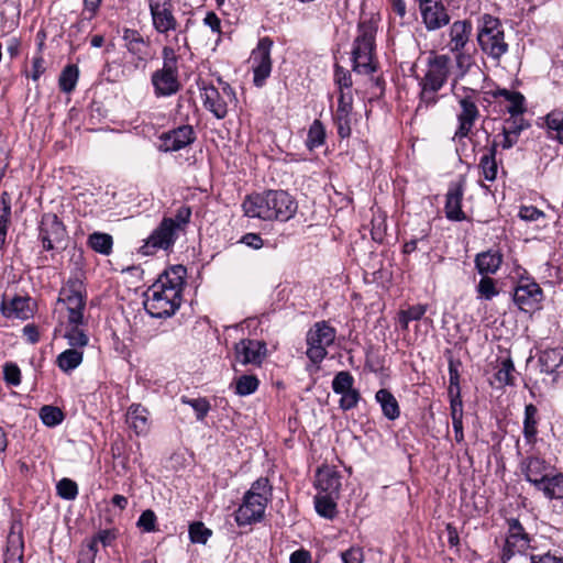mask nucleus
<instances>
[{"label": "nucleus", "mask_w": 563, "mask_h": 563, "mask_svg": "<svg viewBox=\"0 0 563 563\" xmlns=\"http://www.w3.org/2000/svg\"><path fill=\"white\" fill-rule=\"evenodd\" d=\"M463 190L460 187L450 188L446 194L445 216L452 221H462L465 214L462 211Z\"/></svg>", "instance_id": "2f4dec72"}, {"label": "nucleus", "mask_w": 563, "mask_h": 563, "mask_svg": "<svg viewBox=\"0 0 563 563\" xmlns=\"http://www.w3.org/2000/svg\"><path fill=\"white\" fill-rule=\"evenodd\" d=\"M188 47L185 32L175 34L162 48L163 67L152 74V85L157 97H168L179 91L178 59L183 48Z\"/></svg>", "instance_id": "f03ea898"}, {"label": "nucleus", "mask_w": 563, "mask_h": 563, "mask_svg": "<svg viewBox=\"0 0 563 563\" xmlns=\"http://www.w3.org/2000/svg\"><path fill=\"white\" fill-rule=\"evenodd\" d=\"M79 69L76 65H67L60 73L58 78L59 89L63 92H71L77 85Z\"/></svg>", "instance_id": "a19ab883"}, {"label": "nucleus", "mask_w": 563, "mask_h": 563, "mask_svg": "<svg viewBox=\"0 0 563 563\" xmlns=\"http://www.w3.org/2000/svg\"><path fill=\"white\" fill-rule=\"evenodd\" d=\"M476 291L478 297L485 300H492L495 296L499 294L496 283L489 276H483L476 286Z\"/></svg>", "instance_id": "3c124183"}, {"label": "nucleus", "mask_w": 563, "mask_h": 563, "mask_svg": "<svg viewBox=\"0 0 563 563\" xmlns=\"http://www.w3.org/2000/svg\"><path fill=\"white\" fill-rule=\"evenodd\" d=\"M123 40L128 51L137 57L139 60L146 62L151 58V44L135 30H125Z\"/></svg>", "instance_id": "393cba45"}, {"label": "nucleus", "mask_w": 563, "mask_h": 563, "mask_svg": "<svg viewBox=\"0 0 563 563\" xmlns=\"http://www.w3.org/2000/svg\"><path fill=\"white\" fill-rule=\"evenodd\" d=\"M126 422L136 434H145L148 431V411L141 405H132L126 412Z\"/></svg>", "instance_id": "7c9ffc66"}, {"label": "nucleus", "mask_w": 563, "mask_h": 563, "mask_svg": "<svg viewBox=\"0 0 563 563\" xmlns=\"http://www.w3.org/2000/svg\"><path fill=\"white\" fill-rule=\"evenodd\" d=\"M3 378L8 385L18 386L21 383V371L13 363H5L3 366Z\"/></svg>", "instance_id": "bf43d9fd"}, {"label": "nucleus", "mask_w": 563, "mask_h": 563, "mask_svg": "<svg viewBox=\"0 0 563 563\" xmlns=\"http://www.w3.org/2000/svg\"><path fill=\"white\" fill-rule=\"evenodd\" d=\"M334 81L340 88V93L344 92L343 89H349L352 86L350 71L336 65L334 70Z\"/></svg>", "instance_id": "052dcab7"}, {"label": "nucleus", "mask_w": 563, "mask_h": 563, "mask_svg": "<svg viewBox=\"0 0 563 563\" xmlns=\"http://www.w3.org/2000/svg\"><path fill=\"white\" fill-rule=\"evenodd\" d=\"M191 217V209L187 206H181L177 211L174 218H168L172 220L176 233L179 234L180 231L185 229V227L189 223Z\"/></svg>", "instance_id": "4d7b16f0"}, {"label": "nucleus", "mask_w": 563, "mask_h": 563, "mask_svg": "<svg viewBox=\"0 0 563 563\" xmlns=\"http://www.w3.org/2000/svg\"><path fill=\"white\" fill-rule=\"evenodd\" d=\"M543 299L539 284L529 278H521L515 288L514 300L522 311L529 312L538 308Z\"/></svg>", "instance_id": "dca6fc26"}, {"label": "nucleus", "mask_w": 563, "mask_h": 563, "mask_svg": "<svg viewBox=\"0 0 563 563\" xmlns=\"http://www.w3.org/2000/svg\"><path fill=\"white\" fill-rule=\"evenodd\" d=\"M422 23L428 31H437L450 23V14L442 0H418Z\"/></svg>", "instance_id": "2eb2a0df"}, {"label": "nucleus", "mask_w": 563, "mask_h": 563, "mask_svg": "<svg viewBox=\"0 0 563 563\" xmlns=\"http://www.w3.org/2000/svg\"><path fill=\"white\" fill-rule=\"evenodd\" d=\"M272 486L268 478L260 477L245 492L242 504L235 511L238 526H250L263 520L267 504L272 499Z\"/></svg>", "instance_id": "7ed1b4c3"}, {"label": "nucleus", "mask_w": 563, "mask_h": 563, "mask_svg": "<svg viewBox=\"0 0 563 563\" xmlns=\"http://www.w3.org/2000/svg\"><path fill=\"white\" fill-rule=\"evenodd\" d=\"M177 238L178 234L176 233L172 220L163 219L151 235L144 240L140 252L148 256L156 254L158 251H168L174 246Z\"/></svg>", "instance_id": "f8f14e48"}, {"label": "nucleus", "mask_w": 563, "mask_h": 563, "mask_svg": "<svg viewBox=\"0 0 563 563\" xmlns=\"http://www.w3.org/2000/svg\"><path fill=\"white\" fill-rule=\"evenodd\" d=\"M503 264V254L499 250H487L475 256V267L483 276L494 275Z\"/></svg>", "instance_id": "cd10ccee"}, {"label": "nucleus", "mask_w": 563, "mask_h": 563, "mask_svg": "<svg viewBox=\"0 0 563 563\" xmlns=\"http://www.w3.org/2000/svg\"><path fill=\"white\" fill-rule=\"evenodd\" d=\"M258 387V379L253 375H242L235 382V393L240 396L253 394Z\"/></svg>", "instance_id": "09e8293b"}, {"label": "nucleus", "mask_w": 563, "mask_h": 563, "mask_svg": "<svg viewBox=\"0 0 563 563\" xmlns=\"http://www.w3.org/2000/svg\"><path fill=\"white\" fill-rule=\"evenodd\" d=\"M1 311L7 318L21 320H26L33 314L29 297H14L9 301L3 300Z\"/></svg>", "instance_id": "bb28decb"}, {"label": "nucleus", "mask_w": 563, "mask_h": 563, "mask_svg": "<svg viewBox=\"0 0 563 563\" xmlns=\"http://www.w3.org/2000/svg\"><path fill=\"white\" fill-rule=\"evenodd\" d=\"M473 31L471 21L457 20L454 21L448 31V48L450 52L464 51L465 46L470 42V37Z\"/></svg>", "instance_id": "5701e85b"}, {"label": "nucleus", "mask_w": 563, "mask_h": 563, "mask_svg": "<svg viewBox=\"0 0 563 563\" xmlns=\"http://www.w3.org/2000/svg\"><path fill=\"white\" fill-rule=\"evenodd\" d=\"M212 531L202 522H194L189 526V537L191 542L205 544L211 537Z\"/></svg>", "instance_id": "864d4df0"}, {"label": "nucleus", "mask_w": 563, "mask_h": 563, "mask_svg": "<svg viewBox=\"0 0 563 563\" xmlns=\"http://www.w3.org/2000/svg\"><path fill=\"white\" fill-rule=\"evenodd\" d=\"M195 140L196 134L192 126L180 125L161 135L158 150L162 152H176L188 146Z\"/></svg>", "instance_id": "6ab92c4d"}, {"label": "nucleus", "mask_w": 563, "mask_h": 563, "mask_svg": "<svg viewBox=\"0 0 563 563\" xmlns=\"http://www.w3.org/2000/svg\"><path fill=\"white\" fill-rule=\"evenodd\" d=\"M477 42L485 54L497 60L508 51L501 22L490 14L482 15L478 21Z\"/></svg>", "instance_id": "423d86ee"}, {"label": "nucleus", "mask_w": 563, "mask_h": 563, "mask_svg": "<svg viewBox=\"0 0 563 563\" xmlns=\"http://www.w3.org/2000/svg\"><path fill=\"white\" fill-rule=\"evenodd\" d=\"M548 137L563 145V110L554 109L544 117Z\"/></svg>", "instance_id": "f704fd0d"}, {"label": "nucleus", "mask_w": 563, "mask_h": 563, "mask_svg": "<svg viewBox=\"0 0 563 563\" xmlns=\"http://www.w3.org/2000/svg\"><path fill=\"white\" fill-rule=\"evenodd\" d=\"M205 25L209 26L212 32L214 33H221V21L219 16L213 12L209 11L205 19H203Z\"/></svg>", "instance_id": "774afa93"}, {"label": "nucleus", "mask_w": 563, "mask_h": 563, "mask_svg": "<svg viewBox=\"0 0 563 563\" xmlns=\"http://www.w3.org/2000/svg\"><path fill=\"white\" fill-rule=\"evenodd\" d=\"M180 400L183 404L190 406L195 410L198 420H203L210 410V404L206 398L191 399L183 396Z\"/></svg>", "instance_id": "5fc2aeb1"}, {"label": "nucleus", "mask_w": 563, "mask_h": 563, "mask_svg": "<svg viewBox=\"0 0 563 563\" xmlns=\"http://www.w3.org/2000/svg\"><path fill=\"white\" fill-rule=\"evenodd\" d=\"M515 366L510 358H506L501 361L496 374L495 378L500 385H512L515 380L514 376Z\"/></svg>", "instance_id": "49530a36"}, {"label": "nucleus", "mask_w": 563, "mask_h": 563, "mask_svg": "<svg viewBox=\"0 0 563 563\" xmlns=\"http://www.w3.org/2000/svg\"><path fill=\"white\" fill-rule=\"evenodd\" d=\"M273 41L268 37H262L257 46L251 53V63L253 70V82L256 87L264 86L266 79L272 73L271 51Z\"/></svg>", "instance_id": "ddd939ff"}, {"label": "nucleus", "mask_w": 563, "mask_h": 563, "mask_svg": "<svg viewBox=\"0 0 563 563\" xmlns=\"http://www.w3.org/2000/svg\"><path fill=\"white\" fill-rule=\"evenodd\" d=\"M136 527L146 533L157 531V517L152 509L144 510L136 521Z\"/></svg>", "instance_id": "603ef678"}, {"label": "nucleus", "mask_w": 563, "mask_h": 563, "mask_svg": "<svg viewBox=\"0 0 563 563\" xmlns=\"http://www.w3.org/2000/svg\"><path fill=\"white\" fill-rule=\"evenodd\" d=\"M537 489L549 499H563V474L548 475Z\"/></svg>", "instance_id": "e433bc0d"}, {"label": "nucleus", "mask_w": 563, "mask_h": 563, "mask_svg": "<svg viewBox=\"0 0 563 563\" xmlns=\"http://www.w3.org/2000/svg\"><path fill=\"white\" fill-rule=\"evenodd\" d=\"M339 406L342 410L347 411L355 408L361 399V394L357 389L341 393Z\"/></svg>", "instance_id": "13d9d810"}, {"label": "nucleus", "mask_w": 563, "mask_h": 563, "mask_svg": "<svg viewBox=\"0 0 563 563\" xmlns=\"http://www.w3.org/2000/svg\"><path fill=\"white\" fill-rule=\"evenodd\" d=\"M40 418L46 427H56L64 420L63 411L55 406H43L40 409Z\"/></svg>", "instance_id": "a18cd8bd"}, {"label": "nucleus", "mask_w": 563, "mask_h": 563, "mask_svg": "<svg viewBox=\"0 0 563 563\" xmlns=\"http://www.w3.org/2000/svg\"><path fill=\"white\" fill-rule=\"evenodd\" d=\"M57 494L59 497L66 499V500H73L78 495V486L77 484L69 479V478H63L57 483Z\"/></svg>", "instance_id": "6e6d98bb"}, {"label": "nucleus", "mask_w": 563, "mask_h": 563, "mask_svg": "<svg viewBox=\"0 0 563 563\" xmlns=\"http://www.w3.org/2000/svg\"><path fill=\"white\" fill-rule=\"evenodd\" d=\"M375 35L376 27L372 22L358 24L357 36L352 48L353 70L358 74H372L376 70L375 64Z\"/></svg>", "instance_id": "39448f33"}, {"label": "nucleus", "mask_w": 563, "mask_h": 563, "mask_svg": "<svg viewBox=\"0 0 563 563\" xmlns=\"http://www.w3.org/2000/svg\"><path fill=\"white\" fill-rule=\"evenodd\" d=\"M234 352L238 363L260 366L266 357L267 347L264 341L243 339L235 344Z\"/></svg>", "instance_id": "f3484780"}, {"label": "nucleus", "mask_w": 563, "mask_h": 563, "mask_svg": "<svg viewBox=\"0 0 563 563\" xmlns=\"http://www.w3.org/2000/svg\"><path fill=\"white\" fill-rule=\"evenodd\" d=\"M269 211L273 220L288 221L297 212L296 200L284 190H269Z\"/></svg>", "instance_id": "aec40b11"}, {"label": "nucleus", "mask_w": 563, "mask_h": 563, "mask_svg": "<svg viewBox=\"0 0 563 563\" xmlns=\"http://www.w3.org/2000/svg\"><path fill=\"white\" fill-rule=\"evenodd\" d=\"M62 324L65 327L64 338L71 347L81 350L88 345L89 336L86 331V319H81L75 323H71L70 320H65Z\"/></svg>", "instance_id": "a878e982"}, {"label": "nucleus", "mask_w": 563, "mask_h": 563, "mask_svg": "<svg viewBox=\"0 0 563 563\" xmlns=\"http://www.w3.org/2000/svg\"><path fill=\"white\" fill-rule=\"evenodd\" d=\"M530 123L523 118H509L505 121L501 136L503 140L498 143L503 150H509L519 141L522 131L527 130Z\"/></svg>", "instance_id": "b1692460"}, {"label": "nucleus", "mask_w": 563, "mask_h": 563, "mask_svg": "<svg viewBox=\"0 0 563 563\" xmlns=\"http://www.w3.org/2000/svg\"><path fill=\"white\" fill-rule=\"evenodd\" d=\"M87 244L95 252L109 255L112 252L113 239L108 233L93 232L88 236Z\"/></svg>", "instance_id": "58836bf2"}, {"label": "nucleus", "mask_w": 563, "mask_h": 563, "mask_svg": "<svg viewBox=\"0 0 563 563\" xmlns=\"http://www.w3.org/2000/svg\"><path fill=\"white\" fill-rule=\"evenodd\" d=\"M507 523L508 530L500 553L501 563H507L517 554L526 555L528 550L534 549L533 539L527 533L518 519L510 518Z\"/></svg>", "instance_id": "1a4fd4ad"}, {"label": "nucleus", "mask_w": 563, "mask_h": 563, "mask_svg": "<svg viewBox=\"0 0 563 563\" xmlns=\"http://www.w3.org/2000/svg\"><path fill=\"white\" fill-rule=\"evenodd\" d=\"M38 240L45 251L63 250L67 230L55 213H44L38 224Z\"/></svg>", "instance_id": "9d476101"}, {"label": "nucleus", "mask_w": 563, "mask_h": 563, "mask_svg": "<svg viewBox=\"0 0 563 563\" xmlns=\"http://www.w3.org/2000/svg\"><path fill=\"white\" fill-rule=\"evenodd\" d=\"M451 58L448 55H437L429 58L427 70L420 81V103L418 110L438 101L437 92L445 85L450 75Z\"/></svg>", "instance_id": "20e7f679"}, {"label": "nucleus", "mask_w": 563, "mask_h": 563, "mask_svg": "<svg viewBox=\"0 0 563 563\" xmlns=\"http://www.w3.org/2000/svg\"><path fill=\"white\" fill-rule=\"evenodd\" d=\"M269 206V190L262 194L250 195L242 203L245 216L262 220H273Z\"/></svg>", "instance_id": "4be33fe9"}, {"label": "nucleus", "mask_w": 563, "mask_h": 563, "mask_svg": "<svg viewBox=\"0 0 563 563\" xmlns=\"http://www.w3.org/2000/svg\"><path fill=\"white\" fill-rule=\"evenodd\" d=\"M81 362L82 351L76 347L67 349L57 356V365L65 373L75 369Z\"/></svg>", "instance_id": "4c0bfd02"}, {"label": "nucleus", "mask_w": 563, "mask_h": 563, "mask_svg": "<svg viewBox=\"0 0 563 563\" xmlns=\"http://www.w3.org/2000/svg\"><path fill=\"white\" fill-rule=\"evenodd\" d=\"M519 217L525 221H538L544 217V213L533 206H522L519 210Z\"/></svg>", "instance_id": "0e129e2a"}, {"label": "nucleus", "mask_w": 563, "mask_h": 563, "mask_svg": "<svg viewBox=\"0 0 563 563\" xmlns=\"http://www.w3.org/2000/svg\"><path fill=\"white\" fill-rule=\"evenodd\" d=\"M325 130L320 120H314L308 130L306 145L309 150L317 148L324 143Z\"/></svg>", "instance_id": "37998d69"}, {"label": "nucleus", "mask_w": 563, "mask_h": 563, "mask_svg": "<svg viewBox=\"0 0 563 563\" xmlns=\"http://www.w3.org/2000/svg\"><path fill=\"white\" fill-rule=\"evenodd\" d=\"M316 486L325 494L338 495L341 488V476L332 467H319L316 474Z\"/></svg>", "instance_id": "c756f323"}, {"label": "nucleus", "mask_w": 563, "mask_h": 563, "mask_svg": "<svg viewBox=\"0 0 563 563\" xmlns=\"http://www.w3.org/2000/svg\"><path fill=\"white\" fill-rule=\"evenodd\" d=\"M316 511L327 519H333L336 515V504L333 495L324 494L314 497Z\"/></svg>", "instance_id": "79ce46f5"}, {"label": "nucleus", "mask_w": 563, "mask_h": 563, "mask_svg": "<svg viewBox=\"0 0 563 563\" xmlns=\"http://www.w3.org/2000/svg\"><path fill=\"white\" fill-rule=\"evenodd\" d=\"M453 53L455 54L456 66L461 70V74L464 75L472 65V57L470 54L464 53V51Z\"/></svg>", "instance_id": "338daca9"}, {"label": "nucleus", "mask_w": 563, "mask_h": 563, "mask_svg": "<svg viewBox=\"0 0 563 563\" xmlns=\"http://www.w3.org/2000/svg\"><path fill=\"white\" fill-rule=\"evenodd\" d=\"M427 311V306L415 305L409 307L407 310L399 312V322L404 329L408 328L410 321L420 320Z\"/></svg>", "instance_id": "8fccbe9b"}, {"label": "nucleus", "mask_w": 563, "mask_h": 563, "mask_svg": "<svg viewBox=\"0 0 563 563\" xmlns=\"http://www.w3.org/2000/svg\"><path fill=\"white\" fill-rule=\"evenodd\" d=\"M341 558L343 563H363L364 561L363 550L358 547H352L342 552Z\"/></svg>", "instance_id": "e2e57ef3"}, {"label": "nucleus", "mask_w": 563, "mask_h": 563, "mask_svg": "<svg viewBox=\"0 0 563 563\" xmlns=\"http://www.w3.org/2000/svg\"><path fill=\"white\" fill-rule=\"evenodd\" d=\"M202 102L217 119H224L228 114L229 103L235 100L232 87L224 82L221 91L213 86L205 87L201 93Z\"/></svg>", "instance_id": "4468645a"}, {"label": "nucleus", "mask_w": 563, "mask_h": 563, "mask_svg": "<svg viewBox=\"0 0 563 563\" xmlns=\"http://www.w3.org/2000/svg\"><path fill=\"white\" fill-rule=\"evenodd\" d=\"M185 275L183 265L173 266L146 290L144 308L152 317H170L180 307Z\"/></svg>", "instance_id": "f257e3e1"}, {"label": "nucleus", "mask_w": 563, "mask_h": 563, "mask_svg": "<svg viewBox=\"0 0 563 563\" xmlns=\"http://www.w3.org/2000/svg\"><path fill=\"white\" fill-rule=\"evenodd\" d=\"M548 468L549 465L547 462L537 456L528 457L521 464V470L527 481L533 484L536 488H538L548 476Z\"/></svg>", "instance_id": "c85d7f7f"}, {"label": "nucleus", "mask_w": 563, "mask_h": 563, "mask_svg": "<svg viewBox=\"0 0 563 563\" xmlns=\"http://www.w3.org/2000/svg\"><path fill=\"white\" fill-rule=\"evenodd\" d=\"M376 401L380 405L384 416L395 420L400 415V409L395 396L387 389H379L375 395Z\"/></svg>", "instance_id": "c9c22d12"}, {"label": "nucleus", "mask_w": 563, "mask_h": 563, "mask_svg": "<svg viewBox=\"0 0 563 563\" xmlns=\"http://www.w3.org/2000/svg\"><path fill=\"white\" fill-rule=\"evenodd\" d=\"M498 142L494 141L488 147L487 152L481 157L479 168L483 177L488 181H494L497 178L498 165L496 162Z\"/></svg>", "instance_id": "473e14b6"}, {"label": "nucleus", "mask_w": 563, "mask_h": 563, "mask_svg": "<svg viewBox=\"0 0 563 563\" xmlns=\"http://www.w3.org/2000/svg\"><path fill=\"white\" fill-rule=\"evenodd\" d=\"M460 112L457 113V128L453 140H462L470 135L472 129L479 117V110L475 100L471 96H465L459 100Z\"/></svg>", "instance_id": "a211bd4d"}, {"label": "nucleus", "mask_w": 563, "mask_h": 563, "mask_svg": "<svg viewBox=\"0 0 563 563\" xmlns=\"http://www.w3.org/2000/svg\"><path fill=\"white\" fill-rule=\"evenodd\" d=\"M537 415L538 409L534 405L529 404L525 408L523 435L528 442H533L537 435Z\"/></svg>", "instance_id": "ea45409f"}, {"label": "nucleus", "mask_w": 563, "mask_h": 563, "mask_svg": "<svg viewBox=\"0 0 563 563\" xmlns=\"http://www.w3.org/2000/svg\"><path fill=\"white\" fill-rule=\"evenodd\" d=\"M352 110L353 97L350 92H341L338 99V108L333 114L338 134L341 139H346L352 133Z\"/></svg>", "instance_id": "412c9836"}, {"label": "nucleus", "mask_w": 563, "mask_h": 563, "mask_svg": "<svg viewBox=\"0 0 563 563\" xmlns=\"http://www.w3.org/2000/svg\"><path fill=\"white\" fill-rule=\"evenodd\" d=\"M354 377L347 371L339 372L332 380V390L335 394H341L354 389Z\"/></svg>", "instance_id": "de8ad7c7"}, {"label": "nucleus", "mask_w": 563, "mask_h": 563, "mask_svg": "<svg viewBox=\"0 0 563 563\" xmlns=\"http://www.w3.org/2000/svg\"><path fill=\"white\" fill-rule=\"evenodd\" d=\"M495 97H501L508 101L507 111L510 118H522L521 114L526 111L525 97L519 91H510L507 89H498Z\"/></svg>", "instance_id": "72a5a7b5"}, {"label": "nucleus", "mask_w": 563, "mask_h": 563, "mask_svg": "<svg viewBox=\"0 0 563 563\" xmlns=\"http://www.w3.org/2000/svg\"><path fill=\"white\" fill-rule=\"evenodd\" d=\"M87 291L82 278L76 274L68 278L59 290L57 305L66 309L65 320L71 323L85 318Z\"/></svg>", "instance_id": "0eeeda50"}, {"label": "nucleus", "mask_w": 563, "mask_h": 563, "mask_svg": "<svg viewBox=\"0 0 563 563\" xmlns=\"http://www.w3.org/2000/svg\"><path fill=\"white\" fill-rule=\"evenodd\" d=\"M4 563H23V542L16 547H9L4 555Z\"/></svg>", "instance_id": "680f3d73"}, {"label": "nucleus", "mask_w": 563, "mask_h": 563, "mask_svg": "<svg viewBox=\"0 0 563 563\" xmlns=\"http://www.w3.org/2000/svg\"><path fill=\"white\" fill-rule=\"evenodd\" d=\"M335 336V329L330 327L325 321L314 323L306 335L307 357L313 364L321 363L328 355L327 349L333 344Z\"/></svg>", "instance_id": "6e6552de"}, {"label": "nucleus", "mask_w": 563, "mask_h": 563, "mask_svg": "<svg viewBox=\"0 0 563 563\" xmlns=\"http://www.w3.org/2000/svg\"><path fill=\"white\" fill-rule=\"evenodd\" d=\"M153 29L168 37L170 32H185L178 30L179 23L174 13L172 0H147Z\"/></svg>", "instance_id": "9b49d317"}, {"label": "nucleus", "mask_w": 563, "mask_h": 563, "mask_svg": "<svg viewBox=\"0 0 563 563\" xmlns=\"http://www.w3.org/2000/svg\"><path fill=\"white\" fill-rule=\"evenodd\" d=\"M11 217V206L8 199V195L3 194L0 201V249L5 243V236L8 231V224Z\"/></svg>", "instance_id": "c03bdc74"}, {"label": "nucleus", "mask_w": 563, "mask_h": 563, "mask_svg": "<svg viewBox=\"0 0 563 563\" xmlns=\"http://www.w3.org/2000/svg\"><path fill=\"white\" fill-rule=\"evenodd\" d=\"M530 563H563V556L550 552L544 554H530Z\"/></svg>", "instance_id": "69168bd1"}]
</instances>
